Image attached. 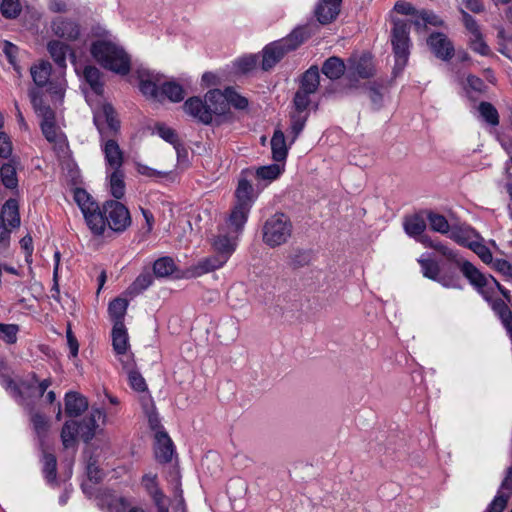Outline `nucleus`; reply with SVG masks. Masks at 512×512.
<instances>
[{
    "label": "nucleus",
    "instance_id": "1",
    "mask_svg": "<svg viewBox=\"0 0 512 512\" xmlns=\"http://www.w3.org/2000/svg\"><path fill=\"white\" fill-rule=\"evenodd\" d=\"M74 200L84 216L86 225L95 236H103L107 229L121 233L131 225L129 210L117 200H107L100 207L82 188L75 189Z\"/></svg>",
    "mask_w": 512,
    "mask_h": 512
},
{
    "label": "nucleus",
    "instance_id": "2",
    "mask_svg": "<svg viewBox=\"0 0 512 512\" xmlns=\"http://www.w3.org/2000/svg\"><path fill=\"white\" fill-rule=\"evenodd\" d=\"M140 92L150 100L163 102L165 99L171 102H181L185 93L183 87L175 81H162L163 75L149 69L136 71Z\"/></svg>",
    "mask_w": 512,
    "mask_h": 512
},
{
    "label": "nucleus",
    "instance_id": "3",
    "mask_svg": "<svg viewBox=\"0 0 512 512\" xmlns=\"http://www.w3.org/2000/svg\"><path fill=\"white\" fill-rule=\"evenodd\" d=\"M93 58L105 69L125 76L131 70V58L123 47L108 40H97L90 48Z\"/></svg>",
    "mask_w": 512,
    "mask_h": 512
},
{
    "label": "nucleus",
    "instance_id": "4",
    "mask_svg": "<svg viewBox=\"0 0 512 512\" xmlns=\"http://www.w3.org/2000/svg\"><path fill=\"white\" fill-rule=\"evenodd\" d=\"M293 224L288 215L276 212L263 224L262 241L270 248L286 244L292 236Z\"/></svg>",
    "mask_w": 512,
    "mask_h": 512
},
{
    "label": "nucleus",
    "instance_id": "5",
    "mask_svg": "<svg viewBox=\"0 0 512 512\" xmlns=\"http://www.w3.org/2000/svg\"><path fill=\"white\" fill-rule=\"evenodd\" d=\"M391 44L395 57L394 72H401L410 55V22L391 16Z\"/></svg>",
    "mask_w": 512,
    "mask_h": 512
},
{
    "label": "nucleus",
    "instance_id": "6",
    "mask_svg": "<svg viewBox=\"0 0 512 512\" xmlns=\"http://www.w3.org/2000/svg\"><path fill=\"white\" fill-rule=\"evenodd\" d=\"M463 275L486 299L493 293L494 288H497L508 302L511 301L509 290L504 288L492 275L487 276L480 272L472 263L463 265Z\"/></svg>",
    "mask_w": 512,
    "mask_h": 512
},
{
    "label": "nucleus",
    "instance_id": "7",
    "mask_svg": "<svg viewBox=\"0 0 512 512\" xmlns=\"http://www.w3.org/2000/svg\"><path fill=\"white\" fill-rule=\"evenodd\" d=\"M93 122L100 134V140L116 136L120 129V121L109 103H104L94 110Z\"/></svg>",
    "mask_w": 512,
    "mask_h": 512
},
{
    "label": "nucleus",
    "instance_id": "8",
    "mask_svg": "<svg viewBox=\"0 0 512 512\" xmlns=\"http://www.w3.org/2000/svg\"><path fill=\"white\" fill-rule=\"evenodd\" d=\"M427 45L433 54L443 61H449L454 56V45L444 33L434 32L430 34Z\"/></svg>",
    "mask_w": 512,
    "mask_h": 512
},
{
    "label": "nucleus",
    "instance_id": "9",
    "mask_svg": "<svg viewBox=\"0 0 512 512\" xmlns=\"http://www.w3.org/2000/svg\"><path fill=\"white\" fill-rule=\"evenodd\" d=\"M107 170L122 169L124 153L113 137L100 140Z\"/></svg>",
    "mask_w": 512,
    "mask_h": 512
},
{
    "label": "nucleus",
    "instance_id": "10",
    "mask_svg": "<svg viewBox=\"0 0 512 512\" xmlns=\"http://www.w3.org/2000/svg\"><path fill=\"white\" fill-rule=\"evenodd\" d=\"M284 172V165L278 163L260 166L255 169H246L242 171V175L253 176L257 181L258 185L263 182V186H267L271 182L278 179Z\"/></svg>",
    "mask_w": 512,
    "mask_h": 512
},
{
    "label": "nucleus",
    "instance_id": "11",
    "mask_svg": "<svg viewBox=\"0 0 512 512\" xmlns=\"http://www.w3.org/2000/svg\"><path fill=\"white\" fill-rule=\"evenodd\" d=\"M51 29L54 35L65 40L74 41L80 35L79 24L69 18L56 17L51 23Z\"/></svg>",
    "mask_w": 512,
    "mask_h": 512
},
{
    "label": "nucleus",
    "instance_id": "12",
    "mask_svg": "<svg viewBox=\"0 0 512 512\" xmlns=\"http://www.w3.org/2000/svg\"><path fill=\"white\" fill-rule=\"evenodd\" d=\"M106 423V413L102 409H92L90 415L78 422L79 433L82 440L88 443L95 436L98 421Z\"/></svg>",
    "mask_w": 512,
    "mask_h": 512
},
{
    "label": "nucleus",
    "instance_id": "13",
    "mask_svg": "<svg viewBox=\"0 0 512 512\" xmlns=\"http://www.w3.org/2000/svg\"><path fill=\"white\" fill-rule=\"evenodd\" d=\"M262 69L265 71L273 68L288 52L281 40L266 45L263 49Z\"/></svg>",
    "mask_w": 512,
    "mask_h": 512
},
{
    "label": "nucleus",
    "instance_id": "14",
    "mask_svg": "<svg viewBox=\"0 0 512 512\" xmlns=\"http://www.w3.org/2000/svg\"><path fill=\"white\" fill-rule=\"evenodd\" d=\"M349 70L352 75L362 79L370 78L375 73L373 57L369 53H363L359 57H353L349 60Z\"/></svg>",
    "mask_w": 512,
    "mask_h": 512
},
{
    "label": "nucleus",
    "instance_id": "15",
    "mask_svg": "<svg viewBox=\"0 0 512 512\" xmlns=\"http://www.w3.org/2000/svg\"><path fill=\"white\" fill-rule=\"evenodd\" d=\"M184 111L196 119L198 122L209 125L211 124L210 112L207 111L205 99L199 97H190L183 105Z\"/></svg>",
    "mask_w": 512,
    "mask_h": 512
},
{
    "label": "nucleus",
    "instance_id": "16",
    "mask_svg": "<svg viewBox=\"0 0 512 512\" xmlns=\"http://www.w3.org/2000/svg\"><path fill=\"white\" fill-rule=\"evenodd\" d=\"M205 103L207 111L210 112L211 121L214 115H224L228 111L225 94L219 89L209 90L205 94Z\"/></svg>",
    "mask_w": 512,
    "mask_h": 512
},
{
    "label": "nucleus",
    "instance_id": "17",
    "mask_svg": "<svg viewBox=\"0 0 512 512\" xmlns=\"http://www.w3.org/2000/svg\"><path fill=\"white\" fill-rule=\"evenodd\" d=\"M249 175H242L238 181L237 188L235 190V204L241 205L247 208H252L257 195L254 193V188L250 181L247 179Z\"/></svg>",
    "mask_w": 512,
    "mask_h": 512
},
{
    "label": "nucleus",
    "instance_id": "18",
    "mask_svg": "<svg viewBox=\"0 0 512 512\" xmlns=\"http://www.w3.org/2000/svg\"><path fill=\"white\" fill-rule=\"evenodd\" d=\"M155 446V457L160 463H168L174 454V445L168 434L164 431H157Z\"/></svg>",
    "mask_w": 512,
    "mask_h": 512
},
{
    "label": "nucleus",
    "instance_id": "19",
    "mask_svg": "<svg viewBox=\"0 0 512 512\" xmlns=\"http://www.w3.org/2000/svg\"><path fill=\"white\" fill-rule=\"evenodd\" d=\"M250 208L235 204L231 210V213L227 219V228L229 234L239 235L248 219Z\"/></svg>",
    "mask_w": 512,
    "mask_h": 512
},
{
    "label": "nucleus",
    "instance_id": "20",
    "mask_svg": "<svg viewBox=\"0 0 512 512\" xmlns=\"http://www.w3.org/2000/svg\"><path fill=\"white\" fill-rule=\"evenodd\" d=\"M342 0H321L315 9L317 20L321 24L331 23L340 12Z\"/></svg>",
    "mask_w": 512,
    "mask_h": 512
},
{
    "label": "nucleus",
    "instance_id": "21",
    "mask_svg": "<svg viewBox=\"0 0 512 512\" xmlns=\"http://www.w3.org/2000/svg\"><path fill=\"white\" fill-rule=\"evenodd\" d=\"M226 256L215 254L198 261L191 267L190 271L193 276L198 277L221 268L226 263Z\"/></svg>",
    "mask_w": 512,
    "mask_h": 512
},
{
    "label": "nucleus",
    "instance_id": "22",
    "mask_svg": "<svg viewBox=\"0 0 512 512\" xmlns=\"http://www.w3.org/2000/svg\"><path fill=\"white\" fill-rule=\"evenodd\" d=\"M112 346L115 353L124 356L130 347L129 336L124 323H115L112 328Z\"/></svg>",
    "mask_w": 512,
    "mask_h": 512
},
{
    "label": "nucleus",
    "instance_id": "23",
    "mask_svg": "<svg viewBox=\"0 0 512 512\" xmlns=\"http://www.w3.org/2000/svg\"><path fill=\"white\" fill-rule=\"evenodd\" d=\"M88 408L87 399L77 392H68L65 395V412L68 416L77 417Z\"/></svg>",
    "mask_w": 512,
    "mask_h": 512
},
{
    "label": "nucleus",
    "instance_id": "24",
    "mask_svg": "<svg viewBox=\"0 0 512 512\" xmlns=\"http://www.w3.org/2000/svg\"><path fill=\"white\" fill-rule=\"evenodd\" d=\"M237 238L238 235L229 234V231L226 234L220 233L213 243V247L217 252L216 254L225 255L226 261H228L232 253L235 251Z\"/></svg>",
    "mask_w": 512,
    "mask_h": 512
},
{
    "label": "nucleus",
    "instance_id": "25",
    "mask_svg": "<svg viewBox=\"0 0 512 512\" xmlns=\"http://www.w3.org/2000/svg\"><path fill=\"white\" fill-rule=\"evenodd\" d=\"M48 52L54 62L60 67H66V56L69 53L71 57H75L74 52L70 49V47L58 40H52L47 45Z\"/></svg>",
    "mask_w": 512,
    "mask_h": 512
},
{
    "label": "nucleus",
    "instance_id": "26",
    "mask_svg": "<svg viewBox=\"0 0 512 512\" xmlns=\"http://www.w3.org/2000/svg\"><path fill=\"white\" fill-rule=\"evenodd\" d=\"M0 215L3 216L7 227L11 230L20 226L21 221L17 200L12 198L8 199L3 204Z\"/></svg>",
    "mask_w": 512,
    "mask_h": 512
},
{
    "label": "nucleus",
    "instance_id": "27",
    "mask_svg": "<svg viewBox=\"0 0 512 512\" xmlns=\"http://www.w3.org/2000/svg\"><path fill=\"white\" fill-rule=\"evenodd\" d=\"M272 158L276 162H284L288 155L285 135L282 130L275 129L271 138Z\"/></svg>",
    "mask_w": 512,
    "mask_h": 512
},
{
    "label": "nucleus",
    "instance_id": "28",
    "mask_svg": "<svg viewBox=\"0 0 512 512\" xmlns=\"http://www.w3.org/2000/svg\"><path fill=\"white\" fill-rule=\"evenodd\" d=\"M311 34L312 30L309 26H300L295 28L287 37L281 39V41L289 51H293L304 43Z\"/></svg>",
    "mask_w": 512,
    "mask_h": 512
},
{
    "label": "nucleus",
    "instance_id": "29",
    "mask_svg": "<svg viewBox=\"0 0 512 512\" xmlns=\"http://www.w3.org/2000/svg\"><path fill=\"white\" fill-rule=\"evenodd\" d=\"M153 280V274L150 271L145 270L140 273L126 289L125 294L130 298H134L147 290L153 284Z\"/></svg>",
    "mask_w": 512,
    "mask_h": 512
},
{
    "label": "nucleus",
    "instance_id": "30",
    "mask_svg": "<svg viewBox=\"0 0 512 512\" xmlns=\"http://www.w3.org/2000/svg\"><path fill=\"white\" fill-rule=\"evenodd\" d=\"M99 506L106 509L107 512H122L129 506V503L124 497L103 493L99 498Z\"/></svg>",
    "mask_w": 512,
    "mask_h": 512
},
{
    "label": "nucleus",
    "instance_id": "31",
    "mask_svg": "<svg viewBox=\"0 0 512 512\" xmlns=\"http://www.w3.org/2000/svg\"><path fill=\"white\" fill-rule=\"evenodd\" d=\"M320 83V74L317 66H311L301 78L299 90L314 94Z\"/></svg>",
    "mask_w": 512,
    "mask_h": 512
},
{
    "label": "nucleus",
    "instance_id": "32",
    "mask_svg": "<svg viewBox=\"0 0 512 512\" xmlns=\"http://www.w3.org/2000/svg\"><path fill=\"white\" fill-rule=\"evenodd\" d=\"M322 73L331 80L339 79L345 72V64L342 59L332 56L325 60L321 69Z\"/></svg>",
    "mask_w": 512,
    "mask_h": 512
},
{
    "label": "nucleus",
    "instance_id": "33",
    "mask_svg": "<svg viewBox=\"0 0 512 512\" xmlns=\"http://www.w3.org/2000/svg\"><path fill=\"white\" fill-rule=\"evenodd\" d=\"M80 436L78 422L66 421L61 430V441L65 449L73 448L77 443V436Z\"/></svg>",
    "mask_w": 512,
    "mask_h": 512
},
{
    "label": "nucleus",
    "instance_id": "34",
    "mask_svg": "<svg viewBox=\"0 0 512 512\" xmlns=\"http://www.w3.org/2000/svg\"><path fill=\"white\" fill-rule=\"evenodd\" d=\"M405 233L413 238L421 236L426 229V222L420 215L406 217L403 223Z\"/></svg>",
    "mask_w": 512,
    "mask_h": 512
},
{
    "label": "nucleus",
    "instance_id": "35",
    "mask_svg": "<svg viewBox=\"0 0 512 512\" xmlns=\"http://www.w3.org/2000/svg\"><path fill=\"white\" fill-rule=\"evenodd\" d=\"M110 192L115 199H122L125 195L124 172L122 169L111 170L109 174Z\"/></svg>",
    "mask_w": 512,
    "mask_h": 512
},
{
    "label": "nucleus",
    "instance_id": "36",
    "mask_svg": "<svg viewBox=\"0 0 512 512\" xmlns=\"http://www.w3.org/2000/svg\"><path fill=\"white\" fill-rule=\"evenodd\" d=\"M417 29L425 28L427 25L439 27L443 25V20L430 10L422 9L417 12L416 18L412 22Z\"/></svg>",
    "mask_w": 512,
    "mask_h": 512
},
{
    "label": "nucleus",
    "instance_id": "37",
    "mask_svg": "<svg viewBox=\"0 0 512 512\" xmlns=\"http://www.w3.org/2000/svg\"><path fill=\"white\" fill-rule=\"evenodd\" d=\"M120 360L123 363L124 368L128 370V380L131 388L137 392L147 391L146 381L139 371L132 368V361H124L123 359Z\"/></svg>",
    "mask_w": 512,
    "mask_h": 512
},
{
    "label": "nucleus",
    "instance_id": "38",
    "mask_svg": "<svg viewBox=\"0 0 512 512\" xmlns=\"http://www.w3.org/2000/svg\"><path fill=\"white\" fill-rule=\"evenodd\" d=\"M0 180L8 189H15L18 186L16 167L12 161L3 163L0 166Z\"/></svg>",
    "mask_w": 512,
    "mask_h": 512
},
{
    "label": "nucleus",
    "instance_id": "39",
    "mask_svg": "<svg viewBox=\"0 0 512 512\" xmlns=\"http://www.w3.org/2000/svg\"><path fill=\"white\" fill-rule=\"evenodd\" d=\"M83 75L91 89L97 95H101L103 93V82L100 70L94 66H86Z\"/></svg>",
    "mask_w": 512,
    "mask_h": 512
},
{
    "label": "nucleus",
    "instance_id": "40",
    "mask_svg": "<svg viewBox=\"0 0 512 512\" xmlns=\"http://www.w3.org/2000/svg\"><path fill=\"white\" fill-rule=\"evenodd\" d=\"M51 69V64L46 61H42L38 65L31 67L30 72L34 83L39 87L45 86L48 83Z\"/></svg>",
    "mask_w": 512,
    "mask_h": 512
},
{
    "label": "nucleus",
    "instance_id": "41",
    "mask_svg": "<svg viewBox=\"0 0 512 512\" xmlns=\"http://www.w3.org/2000/svg\"><path fill=\"white\" fill-rule=\"evenodd\" d=\"M432 249L438 251L447 260L454 262L459 267L462 273L463 265L465 263H470L469 261L460 258L455 250L451 249L450 247H448L446 244L439 240H435L434 244L432 245Z\"/></svg>",
    "mask_w": 512,
    "mask_h": 512
},
{
    "label": "nucleus",
    "instance_id": "42",
    "mask_svg": "<svg viewBox=\"0 0 512 512\" xmlns=\"http://www.w3.org/2000/svg\"><path fill=\"white\" fill-rule=\"evenodd\" d=\"M128 308V301L123 298H115L109 303L108 312L113 323H124V316Z\"/></svg>",
    "mask_w": 512,
    "mask_h": 512
},
{
    "label": "nucleus",
    "instance_id": "43",
    "mask_svg": "<svg viewBox=\"0 0 512 512\" xmlns=\"http://www.w3.org/2000/svg\"><path fill=\"white\" fill-rule=\"evenodd\" d=\"M176 270V264L171 257L165 256L157 259L153 264V274L156 277H168Z\"/></svg>",
    "mask_w": 512,
    "mask_h": 512
},
{
    "label": "nucleus",
    "instance_id": "44",
    "mask_svg": "<svg viewBox=\"0 0 512 512\" xmlns=\"http://www.w3.org/2000/svg\"><path fill=\"white\" fill-rule=\"evenodd\" d=\"M417 262L419 263L422 275L425 278L438 282L441 270L438 262L434 259L424 257H420Z\"/></svg>",
    "mask_w": 512,
    "mask_h": 512
},
{
    "label": "nucleus",
    "instance_id": "45",
    "mask_svg": "<svg viewBox=\"0 0 512 512\" xmlns=\"http://www.w3.org/2000/svg\"><path fill=\"white\" fill-rule=\"evenodd\" d=\"M309 113L291 112L290 114V132L292 134L291 143H294L304 130L308 120Z\"/></svg>",
    "mask_w": 512,
    "mask_h": 512
},
{
    "label": "nucleus",
    "instance_id": "46",
    "mask_svg": "<svg viewBox=\"0 0 512 512\" xmlns=\"http://www.w3.org/2000/svg\"><path fill=\"white\" fill-rule=\"evenodd\" d=\"M445 288L462 289L461 278L455 269L447 268L440 271L438 282Z\"/></svg>",
    "mask_w": 512,
    "mask_h": 512
},
{
    "label": "nucleus",
    "instance_id": "47",
    "mask_svg": "<svg viewBox=\"0 0 512 512\" xmlns=\"http://www.w3.org/2000/svg\"><path fill=\"white\" fill-rule=\"evenodd\" d=\"M173 500H172V508L174 512H187V506L183 495V489L181 480L179 477L175 478L173 484Z\"/></svg>",
    "mask_w": 512,
    "mask_h": 512
},
{
    "label": "nucleus",
    "instance_id": "48",
    "mask_svg": "<svg viewBox=\"0 0 512 512\" xmlns=\"http://www.w3.org/2000/svg\"><path fill=\"white\" fill-rule=\"evenodd\" d=\"M427 220L430 228L435 232L448 234L451 229L447 219L441 214L429 211L427 213Z\"/></svg>",
    "mask_w": 512,
    "mask_h": 512
},
{
    "label": "nucleus",
    "instance_id": "49",
    "mask_svg": "<svg viewBox=\"0 0 512 512\" xmlns=\"http://www.w3.org/2000/svg\"><path fill=\"white\" fill-rule=\"evenodd\" d=\"M43 474L47 482L54 483L57 477V460L51 453L43 455Z\"/></svg>",
    "mask_w": 512,
    "mask_h": 512
},
{
    "label": "nucleus",
    "instance_id": "50",
    "mask_svg": "<svg viewBox=\"0 0 512 512\" xmlns=\"http://www.w3.org/2000/svg\"><path fill=\"white\" fill-rule=\"evenodd\" d=\"M479 113L483 120L491 126L499 124V114L497 109L489 102H481L478 107Z\"/></svg>",
    "mask_w": 512,
    "mask_h": 512
},
{
    "label": "nucleus",
    "instance_id": "51",
    "mask_svg": "<svg viewBox=\"0 0 512 512\" xmlns=\"http://www.w3.org/2000/svg\"><path fill=\"white\" fill-rule=\"evenodd\" d=\"M449 238L458 243L459 245L470 247L471 243L474 241L471 240V234L472 230L465 229V228H459V227H453L449 231Z\"/></svg>",
    "mask_w": 512,
    "mask_h": 512
},
{
    "label": "nucleus",
    "instance_id": "52",
    "mask_svg": "<svg viewBox=\"0 0 512 512\" xmlns=\"http://www.w3.org/2000/svg\"><path fill=\"white\" fill-rule=\"evenodd\" d=\"M0 11L3 17L7 19H14L20 15L22 5L19 0H2Z\"/></svg>",
    "mask_w": 512,
    "mask_h": 512
},
{
    "label": "nucleus",
    "instance_id": "53",
    "mask_svg": "<svg viewBox=\"0 0 512 512\" xmlns=\"http://www.w3.org/2000/svg\"><path fill=\"white\" fill-rule=\"evenodd\" d=\"M19 330L17 324L0 323V340L9 345L15 344L18 339Z\"/></svg>",
    "mask_w": 512,
    "mask_h": 512
},
{
    "label": "nucleus",
    "instance_id": "54",
    "mask_svg": "<svg viewBox=\"0 0 512 512\" xmlns=\"http://www.w3.org/2000/svg\"><path fill=\"white\" fill-rule=\"evenodd\" d=\"M155 131L163 140L172 144L174 148L178 150V147L180 146V141L175 130L166 126L163 123H158L155 125Z\"/></svg>",
    "mask_w": 512,
    "mask_h": 512
},
{
    "label": "nucleus",
    "instance_id": "55",
    "mask_svg": "<svg viewBox=\"0 0 512 512\" xmlns=\"http://www.w3.org/2000/svg\"><path fill=\"white\" fill-rule=\"evenodd\" d=\"M310 95L311 93L304 92L298 89L294 95L292 112L309 113L308 107L311 103Z\"/></svg>",
    "mask_w": 512,
    "mask_h": 512
},
{
    "label": "nucleus",
    "instance_id": "56",
    "mask_svg": "<svg viewBox=\"0 0 512 512\" xmlns=\"http://www.w3.org/2000/svg\"><path fill=\"white\" fill-rule=\"evenodd\" d=\"M223 92L227 99L228 107L229 105H232L239 110H244L248 107V100L235 92L231 87L226 88Z\"/></svg>",
    "mask_w": 512,
    "mask_h": 512
},
{
    "label": "nucleus",
    "instance_id": "57",
    "mask_svg": "<svg viewBox=\"0 0 512 512\" xmlns=\"http://www.w3.org/2000/svg\"><path fill=\"white\" fill-rule=\"evenodd\" d=\"M32 104L36 113L42 118L41 122L55 119L54 111L48 105L43 104L41 98L34 96L32 98Z\"/></svg>",
    "mask_w": 512,
    "mask_h": 512
},
{
    "label": "nucleus",
    "instance_id": "58",
    "mask_svg": "<svg viewBox=\"0 0 512 512\" xmlns=\"http://www.w3.org/2000/svg\"><path fill=\"white\" fill-rule=\"evenodd\" d=\"M469 44H470V48L474 52H476L482 56H488L491 53L489 46L486 44V42L483 39L482 33L476 34L474 36H470Z\"/></svg>",
    "mask_w": 512,
    "mask_h": 512
},
{
    "label": "nucleus",
    "instance_id": "59",
    "mask_svg": "<svg viewBox=\"0 0 512 512\" xmlns=\"http://www.w3.org/2000/svg\"><path fill=\"white\" fill-rule=\"evenodd\" d=\"M469 249H471L478 257L485 263L491 264L493 262V256L490 249L479 241L471 243Z\"/></svg>",
    "mask_w": 512,
    "mask_h": 512
},
{
    "label": "nucleus",
    "instance_id": "60",
    "mask_svg": "<svg viewBox=\"0 0 512 512\" xmlns=\"http://www.w3.org/2000/svg\"><path fill=\"white\" fill-rule=\"evenodd\" d=\"M511 497L502 494V491H497L495 497L487 507V512H503Z\"/></svg>",
    "mask_w": 512,
    "mask_h": 512
},
{
    "label": "nucleus",
    "instance_id": "61",
    "mask_svg": "<svg viewBox=\"0 0 512 512\" xmlns=\"http://www.w3.org/2000/svg\"><path fill=\"white\" fill-rule=\"evenodd\" d=\"M31 422L38 437H45L49 427L46 418L42 414L35 413L31 417Z\"/></svg>",
    "mask_w": 512,
    "mask_h": 512
},
{
    "label": "nucleus",
    "instance_id": "62",
    "mask_svg": "<svg viewBox=\"0 0 512 512\" xmlns=\"http://www.w3.org/2000/svg\"><path fill=\"white\" fill-rule=\"evenodd\" d=\"M41 130L44 137L50 143H56L58 141L59 134L55 125V119L48 120L47 122H41Z\"/></svg>",
    "mask_w": 512,
    "mask_h": 512
},
{
    "label": "nucleus",
    "instance_id": "63",
    "mask_svg": "<svg viewBox=\"0 0 512 512\" xmlns=\"http://www.w3.org/2000/svg\"><path fill=\"white\" fill-rule=\"evenodd\" d=\"M289 258H290V266L293 268L304 267V266L308 265L310 262L309 254L306 251L301 250V249L295 250L290 255Z\"/></svg>",
    "mask_w": 512,
    "mask_h": 512
},
{
    "label": "nucleus",
    "instance_id": "64",
    "mask_svg": "<svg viewBox=\"0 0 512 512\" xmlns=\"http://www.w3.org/2000/svg\"><path fill=\"white\" fill-rule=\"evenodd\" d=\"M157 508V512H169L168 499L162 489L149 495Z\"/></svg>",
    "mask_w": 512,
    "mask_h": 512
}]
</instances>
